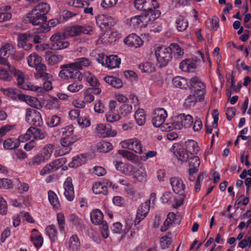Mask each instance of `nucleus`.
<instances>
[{"label": "nucleus", "mask_w": 251, "mask_h": 251, "mask_svg": "<svg viewBox=\"0 0 251 251\" xmlns=\"http://www.w3.org/2000/svg\"><path fill=\"white\" fill-rule=\"evenodd\" d=\"M24 20L33 25H40L37 28V32L39 33H46L50 29L46 23L47 18H44L33 9L25 15Z\"/></svg>", "instance_id": "f257e3e1"}, {"label": "nucleus", "mask_w": 251, "mask_h": 251, "mask_svg": "<svg viewBox=\"0 0 251 251\" xmlns=\"http://www.w3.org/2000/svg\"><path fill=\"white\" fill-rule=\"evenodd\" d=\"M61 69L59 76L63 80L75 79L79 81L82 79V73L79 71L74 62L60 66Z\"/></svg>", "instance_id": "f03ea898"}, {"label": "nucleus", "mask_w": 251, "mask_h": 251, "mask_svg": "<svg viewBox=\"0 0 251 251\" xmlns=\"http://www.w3.org/2000/svg\"><path fill=\"white\" fill-rule=\"evenodd\" d=\"M156 200V194L155 193H151L149 200L143 203L139 207L136 217L134 221V225H138L141 220H143L148 214L150 208L151 206V202L152 206L154 205Z\"/></svg>", "instance_id": "7ed1b4c3"}, {"label": "nucleus", "mask_w": 251, "mask_h": 251, "mask_svg": "<svg viewBox=\"0 0 251 251\" xmlns=\"http://www.w3.org/2000/svg\"><path fill=\"white\" fill-rule=\"evenodd\" d=\"M90 218L92 222L97 225H100L101 233L104 238L108 237V226L107 223L103 220V215L99 209L93 210L90 214Z\"/></svg>", "instance_id": "20e7f679"}, {"label": "nucleus", "mask_w": 251, "mask_h": 251, "mask_svg": "<svg viewBox=\"0 0 251 251\" xmlns=\"http://www.w3.org/2000/svg\"><path fill=\"white\" fill-rule=\"evenodd\" d=\"M159 67L166 66L172 58L171 49L169 47H158L155 51Z\"/></svg>", "instance_id": "39448f33"}, {"label": "nucleus", "mask_w": 251, "mask_h": 251, "mask_svg": "<svg viewBox=\"0 0 251 251\" xmlns=\"http://www.w3.org/2000/svg\"><path fill=\"white\" fill-rule=\"evenodd\" d=\"M66 37V33L65 32H58L52 35L50 38V41L53 43L51 49L58 50L68 48L70 45V43L64 41Z\"/></svg>", "instance_id": "423d86ee"}, {"label": "nucleus", "mask_w": 251, "mask_h": 251, "mask_svg": "<svg viewBox=\"0 0 251 251\" xmlns=\"http://www.w3.org/2000/svg\"><path fill=\"white\" fill-rule=\"evenodd\" d=\"M66 36L74 37L79 35L81 33L87 35H91L93 32V28L91 26H82L75 25L68 28L66 32Z\"/></svg>", "instance_id": "0eeeda50"}, {"label": "nucleus", "mask_w": 251, "mask_h": 251, "mask_svg": "<svg viewBox=\"0 0 251 251\" xmlns=\"http://www.w3.org/2000/svg\"><path fill=\"white\" fill-rule=\"evenodd\" d=\"M134 5L137 9L146 12H152L153 9L159 7V4L156 0H135Z\"/></svg>", "instance_id": "6e6552de"}, {"label": "nucleus", "mask_w": 251, "mask_h": 251, "mask_svg": "<svg viewBox=\"0 0 251 251\" xmlns=\"http://www.w3.org/2000/svg\"><path fill=\"white\" fill-rule=\"evenodd\" d=\"M26 121L36 126H41L42 119L40 113L35 109L27 108L25 114Z\"/></svg>", "instance_id": "1a4fd4ad"}, {"label": "nucleus", "mask_w": 251, "mask_h": 251, "mask_svg": "<svg viewBox=\"0 0 251 251\" xmlns=\"http://www.w3.org/2000/svg\"><path fill=\"white\" fill-rule=\"evenodd\" d=\"M167 111L163 108L156 109L154 113V116L152 119V123L155 127H160L162 130H165L164 123L165 119L167 117Z\"/></svg>", "instance_id": "9d476101"}, {"label": "nucleus", "mask_w": 251, "mask_h": 251, "mask_svg": "<svg viewBox=\"0 0 251 251\" xmlns=\"http://www.w3.org/2000/svg\"><path fill=\"white\" fill-rule=\"evenodd\" d=\"M122 146L124 148H127L135 151L136 153L142 154V145L139 140L136 138L130 139L123 142Z\"/></svg>", "instance_id": "9b49d317"}, {"label": "nucleus", "mask_w": 251, "mask_h": 251, "mask_svg": "<svg viewBox=\"0 0 251 251\" xmlns=\"http://www.w3.org/2000/svg\"><path fill=\"white\" fill-rule=\"evenodd\" d=\"M190 89L196 95H201L203 97L205 85L197 77H192L190 80Z\"/></svg>", "instance_id": "f8f14e48"}, {"label": "nucleus", "mask_w": 251, "mask_h": 251, "mask_svg": "<svg viewBox=\"0 0 251 251\" xmlns=\"http://www.w3.org/2000/svg\"><path fill=\"white\" fill-rule=\"evenodd\" d=\"M96 132L100 136L102 137L114 136L117 134L115 130L112 129L111 126L109 125L106 126L101 124L97 125Z\"/></svg>", "instance_id": "ddd939ff"}, {"label": "nucleus", "mask_w": 251, "mask_h": 251, "mask_svg": "<svg viewBox=\"0 0 251 251\" xmlns=\"http://www.w3.org/2000/svg\"><path fill=\"white\" fill-rule=\"evenodd\" d=\"M151 18L148 17L147 14L144 15L135 16L130 19V25L135 27L146 26Z\"/></svg>", "instance_id": "4468645a"}, {"label": "nucleus", "mask_w": 251, "mask_h": 251, "mask_svg": "<svg viewBox=\"0 0 251 251\" xmlns=\"http://www.w3.org/2000/svg\"><path fill=\"white\" fill-rule=\"evenodd\" d=\"M63 186L65 197L68 201H73L74 198L75 193L71 177H68L66 178L64 183Z\"/></svg>", "instance_id": "2eb2a0df"}, {"label": "nucleus", "mask_w": 251, "mask_h": 251, "mask_svg": "<svg viewBox=\"0 0 251 251\" xmlns=\"http://www.w3.org/2000/svg\"><path fill=\"white\" fill-rule=\"evenodd\" d=\"M13 50V46L10 44H5L1 46L0 49V64L6 65L9 67L10 65L7 59L1 56H6L12 54Z\"/></svg>", "instance_id": "dca6fc26"}, {"label": "nucleus", "mask_w": 251, "mask_h": 251, "mask_svg": "<svg viewBox=\"0 0 251 251\" xmlns=\"http://www.w3.org/2000/svg\"><path fill=\"white\" fill-rule=\"evenodd\" d=\"M32 37V35L30 34L26 33L19 34L18 36V47L23 48L25 50L30 49L32 47V45L31 43H27V42Z\"/></svg>", "instance_id": "f3484780"}, {"label": "nucleus", "mask_w": 251, "mask_h": 251, "mask_svg": "<svg viewBox=\"0 0 251 251\" xmlns=\"http://www.w3.org/2000/svg\"><path fill=\"white\" fill-rule=\"evenodd\" d=\"M173 150L175 155L182 161H187L189 158L188 152L180 144H174L173 146Z\"/></svg>", "instance_id": "a211bd4d"}, {"label": "nucleus", "mask_w": 251, "mask_h": 251, "mask_svg": "<svg viewBox=\"0 0 251 251\" xmlns=\"http://www.w3.org/2000/svg\"><path fill=\"white\" fill-rule=\"evenodd\" d=\"M124 43L129 47L137 48L143 44V41L136 34H132L128 35L125 40Z\"/></svg>", "instance_id": "6ab92c4d"}, {"label": "nucleus", "mask_w": 251, "mask_h": 251, "mask_svg": "<svg viewBox=\"0 0 251 251\" xmlns=\"http://www.w3.org/2000/svg\"><path fill=\"white\" fill-rule=\"evenodd\" d=\"M170 184L175 193L184 194L185 186L181 179L177 177L172 178L170 179Z\"/></svg>", "instance_id": "aec40b11"}, {"label": "nucleus", "mask_w": 251, "mask_h": 251, "mask_svg": "<svg viewBox=\"0 0 251 251\" xmlns=\"http://www.w3.org/2000/svg\"><path fill=\"white\" fill-rule=\"evenodd\" d=\"M197 67V61L193 59L183 60L179 65L180 69L183 72H193Z\"/></svg>", "instance_id": "412c9836"}, {"label": "nucleus", "mask_w": 251, "mask_h": 251, "mask_svg": "<svg viewBox=\"0 0 251 251\" xmlns=\"http://www.w3.org/2000/svg\"><path fill=\"white\" fill-rule=\"evenodd\" d=\"M115 163L116 169L122 173L127 175L133 174L134 167L132 165L121 161H116Z\"/></svg>", "instance_id": "4be33fe9"}, {"label": "nucleus", "mask_w": 251, "mask_h": 251, "mask_svg": "<svg viewBox=\"0 0 251 251\" xmlns=\"http://www.w3.org/2000/svg\"><path fill=\"white\" fill-rule=\"evenodd\" d=\"M35 68L36 72L34 75L36 79L42 78L43 80H46L49 78V74L47 72V67L44 63H42Z\"/></svg>", "instance_id": "5701e85b"}, {"label": "nucleus", "mask_w": 251, "mask_h": 251, "mask_svg": "<svg viewBox=\"0 0 251 251\" xmlns=\"http://www.w3.org/2000/svg\"><path fill=\"white\" fill-rule=\"evenodd\" d=\"M9 72L16 77L19 87L23 89V86H25L26 84L25 83L24 77L23 73L16 70L14 66L9 65L8 67Z\"/></svg>", "instance_id": "b1692460"}, {"label": "nucleus", "mask_w": 251, "mask_h": 251, "mask_svg": "<svg viewBox=\"0 0 251 251\" xmlns=\"http://www.w3.org/2000/svg\"><path fill=\"white\" fill-rule=\"evenodd\" d=\"M97 22L100 25L106 27H110L113 26L115 22L113 19L110 16L107 15H100L98 16L97 19Z\"/></svg>", "instance_id": "393cba45"}, {"label": "nucleus", "mask_w": 251, "mask_h": 251, "mask_svg": "<svg viewBox=\"0 0 251 251\" xmlns=\"http://www.w3.org/2000/svg\"><path fill=\"white\" fill-rule=\"evenodd\" d=\"M1 91L3 93V94L11 98L13 100H17V99L19 100H22L23 95L20 94V91L16 89L13 88H1Z\"/></svg>", "instance_id": "a878e982"}, {"label": "nucleus", "mask_w": 251, "mask_h": 251, "mask_svg": "<svg viewBox=\"0 0 251 251\" xmlns=\"http://www.w3.org/2000/svg\"><path fill=\"white\" fill-rule=\"evenodd\" d=\"M203 99L201 95H196L195 94H190L185 100L184 105L189 108L194 106L197 101H201Z\"/></svg>", "instance_id": "bb28decb"}, {"label": "nucleus", "mask_w": 251, "mask_h": 251, "mask_svg": "<svg viewBox=\"0 0 251 251\" xmlns=\"http://www.w3.org/2000/svg\"><path fill=\"white\" fill-rule=\"evenodd\" d=\"M21 100L25 101L29 105L36 109H40L42 107L40 101L35 97L23 95Z\"/></svg>", "instance_id": "cd10ccee"}, {"label": "nucleus", "mask_w": 251, "mask_h": 251, "mask_svg": "<svg viewBox=\"0 0 251 251\" xmlns=\"http://www.w3.org/2000/svg\"><path fill=\"white\" fill-rule=\"evenodd\" d=\"M33 9L44 18H47V14L50 11V7L47 2H41L36 5Z\"/></svg>", "instance_id": "c85d7f7f"}, {"label": "nucleus", "mask_w": 251, "mask_h": 251, "mask_svg": "<svg viewBox=\"0 0 251 251\" xmlns=\"http://www.w3.org/2000/svg\"><path fill=\"white\" fill-rule=\"evenodd\" d=\"M133 174L139 181H144L146 180L147 173L145 168L141 165H138L136 168L134 167Z\"/></svg>", "instance_id": "c756f323"}, {"label": "nucleus", "mask_w": 251, "mask_h": 251, "mask_svg": "<svg viewBox=\"0 0 251 251\" xmlns=\"http://www.w3.org/2000/svg\"><path fill=\"white\" fill-rule=\"evenodd\" d=\"M120 62V59L117 56L110 55L105 57V65L108 68L112 69L118 67Z\"/></svg>", "instance_id": "7c9ffc66"}, {"label": "nucleus", "mask_w": 251, "mask_h": 251, "mask_svg": "<svg viewBox=\"0 0 251 251\" xmlns=\"http://www.w3.org/2000/svg\"><path fill=\"white\" fill-rule=\"evenodd\" d=\"M104 81L116 88H121L123 86L122 81L119 78L113 76H106L104 78Z\"/></svg>", "instance_id": "2f4dec72"}, {"label": "nucleus", "mask_w": 251, "mask_h": 251, "mask_svg": "<svg viewBox=\"0 0 251 251\" xmlns=\"http://www.w3.org/2000/svg\"><path fill=\"white\" fill-rule=\"evenodd\" d=\"M51 51H48L46 52V59L48 63L54 65L63 59V56L59 54H51Z\"/></svg>", "instance_id": "473e14b6"}, {"label": "nucleus", "mask_w": 251, "mask_h": 251, "mask_svg": "<svg viewBox=\"0 0 251 251\" xmlns=\"http://www.w3.org/2000/svg\"><path fill=\"white\" fill-rule=\"evenodd\" d=\"M92 190L96 194L106 195L108 193V188L104 183L96 182L93 185Z\"/></svg>", "instance_id": "72a5a7b5"}, {"label": "nucleus", "mask_w": 251, "mask_h": 251, "mask_svg": "<svg viewBox=\"0 0 251 251\" xmlns=\"http://www.w3.org/2000/svg\"><path fill=\"white\" fill-rule=\"evenodd\" d=\"M42 58L36 53L31 54L27 57L28 65L31 67L35 68L42 63Z\"/></svg>", "instance_id": "f704fd0d"}, {"label": "nucleus", "mask_w": 251, "mask_h": 251, "mask_svg": "<svg viewBox=\"0 0 251 251\" xmlns=\"http://www.w3.org/2000/svg\"><path fill=\"white\" fill-rule=\"evenodd\" d=\"M74 63L80 71L83 69V67H87L90 66L92 64V62L89 59L85 57H81L76 59Z\"/></svg>", "instance_id": "c9c22d12"}, {"label": "nucleus", "mask_w": 251, "mask_h": 251, "mask_svg": "<svg viewBox=\"0 0 251 251\" xmlns=\"http://www.w3.org/2000/svg\"><path fill=\"white\" fill-rule=\"evenodd\" d=\"M187 161H188L189 170L198 171L200 165V160L198 156L192 155Z\"/></svg>", "instance_id": "e433bc0d"}, {"label": "nucleus", "mask_w": 251, "mask_h": 251, "mask_svg": "<svg viewBox=\"0 0 251 251\" xmlns=\"http://www.w3.org/2000/svg\"><path fill=\"white\" fill-rule=\"evenodd\" d=\"M54 150V145L53 144H47L42 149L41 154L46 160H48L51 157Z\"/></svg>", "instance_id": "4c0bfd02"}, {"label": "nucleus", "mask_w": 251, "mask_h": 251, "mask_svg": "<svg viewBox=\"0 0 251 251\" xmlns=\"http://www.w3.org/2000/svg\"><path fill=\"white\" fill-rule=\"evenodd\" d=\"M20 145L19 140L18 139L9 138L5 140L3 143L5 149L12 150L18 148Z\"/></svg>", "instance_id": "58836bf2"}, {"label": "nucleus", "mask_w": 251, "mask_h": 251, "mask_svg": "<svg viewBox=\"0 0 251 251\" xmlns=\"http://www.w3.org/2000/svg\"><path fill=\"white\" fill-rule=\"evenodd\" d=\"M174 85L181 89H186L188 86L187 80L181 76H176L172 80Z\"/></svg>", "instance_id": "ea45409f"}, {"label": "nucleus", "mask_w": 251, "mask_h": 251, "mask_svg": "<svg viewBox=\"0 0 251 251\" xmlns=\"http://www.w3.org/2000/svg\"><path fill=\"white\" fill-rule=\"evenodd\" d=\"M135 119L139 126H143L146 122V115L144 110L138 109L135 112Z\"/></svg>", "instance_id": "a19ab883"}, {"label": "nucleus", "mask_w": 251, "mask_h": 251, "mask_svg": "<svg viewBox=\"0 0 251 251\" xmlns=\"http://www.w3.org/2000/svg\"><path fill=\"white\" fill-rule=\"evenodd\" d=\"M61 123L60 117L57 115H54L47 118V124L50 127H54L59 126Z\"/></svg>", "instance_id": "79ce46f5"}, {"label": "nucleus", "mask_w": 251, "mask_h": 251, "mask_svg": "<svg viewBox=\"0 0 251 251\" xmlns=\"http://www.w3.org/2000/svg\"><path fill=\"white\" fill-rule=\"evenodd\" d=\"M177 29L179 31H184L188 26V23L185 18L180 16L176 21Z\"/></svg>", "instance_id": "37998d69"}, {"label": "nucleus", "mask_w": 251, "mask_h": 251, "mask_svg": "<svg viewBox=\"0 0 251 251\" xmlns=\"http://www.w3.org/2000/svg\"><path fill=\"white\" fill-rule=\"evenodd\" d=\"M113 149L112 145L107 142H100L98 143L97 150L100 152H107Z\"/></svg>", "instance_id": "c03bdc74"}, {"label": "nucleus", "mask_w": 251, "mask_h": 251, "mask_svg": "<svg viewBox=\"0 0 251 251\" xmlns=\"http://www.w3.org/2000/svg\"><path fill=\"white\" fill-rule=\"evenodd\" d=\"M186 148L187 151L190 152L191 155L193 154H196L199 151L197 143L194 140H190L186 143Z\"/></svg>", "instance_id": "a18cd8bd"}, {"label": "nucleus", "mask_w": 251, "mask_h": 251, "mask_svg": "<svg viewBox=\"0 0 251 251\" xmlns=\"http://www.w3.org/2000/svg\"><path fill=\"white\" fill-rule=\"evenodd\" d=\"M86 161V158L83 155L75 156L73 158L70 166L73 168H77L82 164H84Z\"/></svg>", "instance_id": "49530a36"}, {"label": "nucleus", "mask_w": 251, "mask_h": 251, "mask_svg": "<svg viewBox=\"0 0 251 251\" xmlns=\"http://www.w3.org/2000/svg\"><path fill=\"white\" fill-rule=\"evenodd\" d=\"M48 198L51 204L55 208H58L60 202L57 195L53 191L50 190L48 192Z\"/></svg>", "instance_id": "de8ad7c7"}, {"label": "nucleus", "mask_w": 251, "mask_h": 251, "mask_svg": "<svg viewBox=\"0 0 251 251\" xmlns=\"http://www.w3.org/2000/svg\"><path fill=\"white\" fill-rule=\"evenodd\" d=\"M46 161L42 154L39 153L36 155L31 159L28 163V165L30 166H37Z\"/></svg>", "instance_id": "09e8293b"}, {"label": "nucleus", "mask_w": 251, "mask_h": 251, "mask_svg": "<svg viewBox=\"0 0 251 251\" xmlns=\"http://www.w3.org/2000/svg\"><path fill=\"white\" fill-rule=\"evenodd\" d=\"M164 127L165 128V131H170L174 129L177 130L181 129L184 127V126L181 121L180 122H176L172 123H166Z\"/></svg>", "instance_id": "8fccbe9b"}, {"label": "nucleus", "mask_w": 251, "mask_h": 251, "mask_svg": "<svg viewBox=\"0 0 251 251\" xmlns=\"http://www.w3.org/2000/svg\"><path fill=\"white\" fill-rule=\"evenodd\" d=\"M59 100L57 98L52 97L47 100L46 106L49 109H57L59 108Z\"/></svg>", "instance_id": "3c124183"}, {"label": "nucleus", "mask_w": 251, "mask_h": 251, "mask_svg": "<svg viewBox=\"0 0 251 251\" xmlns=\"http://www.w3.org/2000/svg\"><path fill=\"white\" fill-rule=\"evenodd\" d=\"M179 117L184 127L186 128L191 127L193 121L192 117L190 115L180 114Z\"/></svg>", "instance_id": "603ef678"}, {"label": "nucleus", "mask_w": 251, "mask_h": 251, "mask_svg": "<svg viewBox=\"0 0 251 251\" xmlns=\"http://www.w3.org/2000/svg\"><path fill=\"white\" fill-rule=\"evenodd\" d=\"M83 86L78 81V80H75L73 83L68 85L67 89L71 92L76 93L82 89Z\"/></svg>", "instance_id": "864d4df0"}, {"label": "nucleus", "mask_w": 251, "mask_h": 251, "mask_svg": "<svg viewBox=\"0 0 251 251\" xmlns=\"http://www.w3.org/2000/svg\"><path fill=\"white\" fill-rule=\"evenodd\" d=\"M46 232L51 240H54L57 237V230L54 225H51L46 228Z\"/></svg>", "instance_id": "5fc2aeb1"}, {"label": "nucleus", "mask_w": 251, "mask_h": 251, "mask_svg": "<svg viewBox=\"0 0 251 251\" xmlns=\"http://www.w3.org/2000/svg\"><path fill=\"white\" fill-rule=\"evenodd\" d=\"M185 198L184 194L181 193L179 195L176 196L172 198L173 206L175 208H177L180 206L183 203Z\"/></svg>", "instance_id": "6e6d98bb"}, {"label": "nucleus", "mask_w": 251, "mask_h": 251, "mask_svg": "<svg viewBox=\"0 0 251 251\" xmlns=\"http://www.w3.org/2000/svg\"><path fill=\"white\" fill-rule=\"evenodd\" d=\"M67 4L77 8H83L88 5V2L83 0H70L67 2Z\"/></svg>", "instance_id": "4d7b16f0"}, {"label": "nucleus", "mask_w": 251, "mask_h": 251, "mask_svg": "<svg viewBox=\"0 0 251 251\" xmlns=\"http://www.w3.org/2000/svg\"><path fill=\"white\" fill-rule=\"evenodd\" d=\"M80 246V242L78 237L76 235H74L71 237L69 241V247L73 250L77 249Z\"/></svg>", "instance_id": "13d9d810"}, {"label": "nucleus", "mask_w": 251, "mask_h": 251, "mask_svg": "<svg viewBox=\"0 0 251 251\" xmlns=\"http://www.w3.org/2000/svg\"><path fill=\"white\" fill-rule=\"evenodd\" d=\"M169 47L171 49V54L174 53L175 55L177 56H181L184 53L183 50L177 44H171Z\"/></svg>", "instance_id": "bf43d9fd"}, {"label": "nucleus", "mask_w": 251, "mask_h": 251, "mask_svg": "<svg viewBox=\"0 0 251 251\" xmlns=\"http://www.w3.org/2000/svg\"><path fill=\"white\" fill-rule=\"evenodd\" d=\"M32 130V136L35 139L42 140L45 138V134L42 131L36 127L31 126Z\"/></svg>", "instance_id": "052dcab7"}, {"label": "nucleus", "mask_w": 251, "mask_h": 251, "mask_svg": "<svg viewBox=\"0 0 251 251\" xmlns=\"http://www.w3.org/2000/svg\"><path fill=\"white\" fill-rule=\"evenodd\" d=\"M106 120L109 122L118 121L120 119V116L114 113V111H109L106 114Z\"/></svg>", "instance_id": "680f3d73"}, {"label": "nucleus", "mask_w": 251, "mask_h": 251, "mask_svg": "<svg viewBox=\"0 0 251 251\" xmlns=\"http://www.w3.org/2000/svg\"><path fill=\"white\" fill-rule=\"evenodd\" d=\"M118 153L130 161L135 160L136 157L133 153L126 150H119Z\"/></svg>", "instance_id": "e2e57ef3"}, {"label": "nucleus", "mask_w": 251, "mask_h": 251, "mask_svg": "<svg viewBox=\"0 0 251 251\" xmlns=\"http://www.w3.org/2000/svg\"><path fill=\"white\" fill-rule=\"evenodd\" d=\"M52 163L47 164L40 171L41 175H44L45 174H50L56 171V167H53Z\"/></svg>", "instance_id": "0e129e2a"}, {"label": "nucleus", "mask_w": 251, "mask_h": 251, "mask_svg": "<svg viewBox=\"0 0 251 251\" xmlns=\"http://www.w3.org/2000/svg\"><path fill=\"white\" fill-rule=\"evenodd\" d=\"M57 220L60 231H63L65 229V221L64 215L62 213H59L57 215Z\"/></svg>", "instance_id": "69168bd1"}, {"label": "nucleus", "mask_w": 251, "mask_h": 251, "mask_svg": "<svg viewBox=\"0 0 251 251\" xmlns=\"http://www.w3.org/2000/svg\"><path fill=\"white\" fill-rule=\"evenodd\" d=\"M32 130L31 129V126L27 129L26 132L25 134L21 135L19 137L18 139L19 140V142L20 141L24 142L27 140H30L31 136H32Z\"/></svg>", "instance_id": "338daca9"}, {"label": "nucleus", "mask_w": 251, "mask_h": 251, "mask_svg": "<svg viewBox=\"0 0 251 251\" xmlns=\"http://www.w3.org/2000/svg\"><path fill=\"white\" fill-rule=\"evenodd\" d=\"M74 131L73 127L72 125H70L61 128L59 130V133L62 135H66V137L70 136L72 134Z\"/></svg>", "instance_id": "774afa93"}]
</instances>
